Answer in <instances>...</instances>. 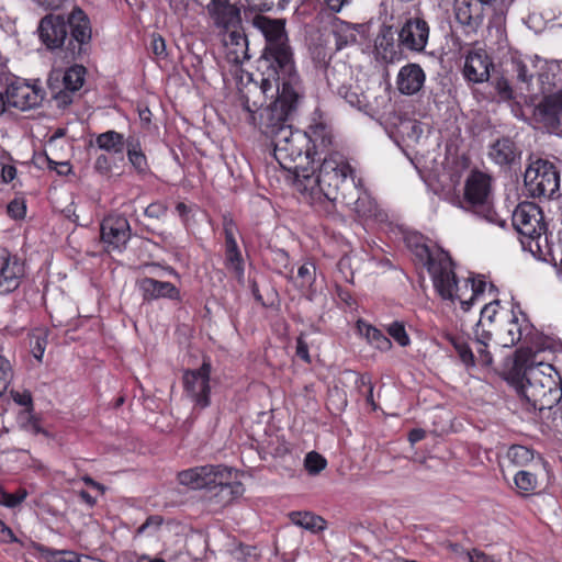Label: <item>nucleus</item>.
Wrapping results in <instances>:
<instances>
[{"label":"nucleus","instance_id":"f257e3e1","mask_svg":"<svg viewBox=\"0 0 562 562\" xmlns=\"http://www.w3.org/2000/svg\"><path fill=\"white\" fill-rule=\"evenodd\" d=\"M515 364L521 373L520 392L533 408L551 409L560 402L562 383L553 350H519Z\"/></svg>","mask_w":562,"mask_h":562},{"label":"nucleus","instance_id":"f03ea898","mask_svg":"<svg viewBox=\"0 0 562 562\" xmlns=\"http://www.w3.org/2000/svg\"><path fill=\"white\" fill-rule=\"evenodd\" d=\"M356 179L346 158L339 153H330L323 158L318 173L308 168L294 180L295 189L310 198L311 202L342 200L344 191H355Z\"/></svg>","mask_w":562,"mask_h":562},{"label":"nucleus","instance_id":"7ed1b4c3","mask_svg":"<svg viewBox=\"0 0 562 562\" xmlns=\"http://www.w3.org/2000/svg\"><path fill=\"white\" fill-rule=\"evenodd\" d=\"M260 90L266 97L274 98L260 113L262 133L274 139L281 130L289 128L290 119L297 109L302 97L299 76H262Z\"/></svg>","mask_w":562,"mask_h":562},{"label":"nucleus","instance_id":"20e7f679","mask_svg":"<svg viewBox=\"0 0 562 562\" xmlns=\"http://www.w3.org/2000/svg\"><path fill=\"white\" fill-rule=\"evenodd\" d=\"M252 24L266 38V46L259 60L262 76L297 75L284 20L257 15Z\"/></svg>","mask_w":562,"mask_h":562},{"label":"nucleus","instance_id":"39448f33","mask_svg":"<svg viewBox=\"0 0 562 562\" xmlns=\"http://www.w3.org/2000/svg\"><path fill=\"white\" fill-rule=\"evenodd\" d=\"M428 270L440 296L445 300H458L463 311L470 310L486 286L483 280L467 279L462 284L457 282L452 262L446 255H440L438 259L430 258Z\"/></svg>","mask_w":562,"mask_h":562},{"label":"nucleus","instance_id":"423d86ee","mask_svg":"<svg viewBox=\"0 0 562 562\" xmlns=\"http://www.w3.org/2000/svg\"><path fill=\"white\" fill-rule=\"evenodd\" d=\"M180 484L192 490L216 488L220 493L233 498L244 492L238 472L224 465H202L182 471L178 474Z\"/></svg>","mask_w":562,"mask_h":562},{"label":"nucleus","instance_id":"0eeeda50","mask_svg":"<svg viewBox=\"0 0 562 562\" xmlns=\"http://www.w3.org/2000/svg\"><path fill=\"white\" fill-rule=\"evenodd\" d=\"M273 156L281 168L290 171L294 180L307 169L312 160V149L308 147V137L300 131H293L292 126L281 130L279 135L271 140Z\"/></svg>","mask_w":562,"mask_h":562},{"label":"nucleus","instance_id":"6e6552de","mask_svg":"<svg viewBox=\"0 0 562 562\" xmlns=\"http://www.w3.org/2000/svg\"><path fill=\"white\" fill-rule=\"evenodd\" d=\"M525 184L533 198H551L559 190L560 177L552 162L539 159L526 169Z\"/></svg>","mask_w":562,"mask_h":562},{"label":"nucleus","instance_id":"1a4fd4ad","mask_svg":"<svg viewBox=\"0 0 562 562\" xmlns=\"http://www.w3.org/2000/svg\"><path fill=\"white\" fill-rule=\"evenodd\" d=\"M5 97L0 92V114L7 106L26 111L40 105L44 94L42 89L16 78H7Z\"/></svg>","mask_w":562,"mask_h":562},{"label":"nucleus","instance_id":"9d476101","mask_svg":"<svg viewBox=\"0 0 562 562\" xmlns=\"http://www.w3.org/2000/svg\"><path fill=\"white\" fill-rule=\"evenodd\" d=\"M492 330L495 344L509 348L519 342L524 335L530 333V324L525 314L512 310L499 315L498 324H495Z\"/></svg>","mask_w":562,"mask_h":562},{"label":"nucleus","instance_id":"9b49d317","mask_svg":"<svg viewBox=\"0 0 562 562\" xmlns=\"http://www.w3.org/2000/svg\"><path fill=\"white\" fill-rule=\"evenodd\" d=\"M513 225L517 232L536 241L537 248L541 249V239L546 232V226L542 223V212L533 203H520L513 213Z\"/></svg>","mask_w":562,"mask_h":562},{"label":"nucleus","instance_id":"f8f14e48","mask_svg":"<svg viewBox=\"0 0 562 562\" xmlns=\"http://www.w3.org/2000/svg\"><path fill=\"white\" fill-rule=\"evenodd\" d=\"M430 26L422 16H409L397 31L400 46L407 52L424 53L429 41Z\"/></svg>","mask_w":562,"mask_h":562},{"label":"nucleus","instance_id":"ddd939ff","mask_svg":"<svg viewBox=\"0 0 562 562\" xmlns=\"http://www.w3.org/2000/svg\"><path fill=\"white\" fill-rule=\"evenodd\" d=\"M210 375L211 364L203 362L199 369L188 370L183 373L182 382L184 394L195 407L205 408L210 405Z\"/></svg>","mask_w":562,"mask_h":562},{"label":"nucleus","instance_id":"4468645a","mask_svg":"<svg viewBox=\"0 0 562 562\" xmlns=\"http://www.w3.org/2000/svg\"><path fill=\"white\" fill-rule=\"evenodd\" d=\"M548 79L549 72L540 75L544 97L538 104L537 112L544 126L551 131H555L562 126V88L552 92L550 87H546V80Z\"/></svg>","mask_w":562,"mask_h":562},{"label":"nucleus","instance_id":"2eb2a0df","mask_svg":"<svg viewBox=\"0 0 562 562\" xmlns=\"http://www.w3.org/2000/svg\"><path fill=\"white\" fill-rule=\"evenodd\" d=\"M492 8L482 0H454L456 20L471 32H476L484 23Z\"/></svg>","mask_w":562,"mask_h":562},{"label":"nucleus","instance_id":"dca6fc26","mask_svg":"<svg viewBox=\"0 0 562 562\" xmlns=\"http://www.w3.org/2000/svg\"><path fill=\"white\" fill-rule=\"evenodd\" d=\"M131 236L130 223L126 217L117 214L106 216L101 223V238L108 249H121Z\"/></svg>","mask_w":562,"mask_h":562},{"label":"nucleus","instance_id":"f3484780","mask_svg":"<svg viewBox=\"0 0 562 562\" xmlns=\"http://www.w3.org/2000/svg\"><path fill=\"white\" fill-rule=\"evenodd\" d=\"M37 32L48 49L59 48L68 35L66 19L60 14H47L41 20Z\"/></svg>","mask_w":562,"mask_h":562},{"label":"nucleus","instance_id":"a211bd4d","mask_svg":"<svg viewBox=\"0 0 562 562\" xmlns=\"http://www.w3.org/2000/svg\"><path fill=\"white\" fill-rule=\"evenodd\" d=\"M24 265L5 249H0V293H9L18 289L24 277Z\"/></svg>","mask_w":562,"mask_h":562},{"label":"nucleus","instance_id":"6ab92c4d","mask_svg":"<svg viewBox=\"0 0 562 562\" xmlns=\"http://www.w3.org/2000/svg\"><path fill=\"white\" fill-rule=\"evenodd\" d=\"M491 195V177L482 171H471L464 184V200L471 206H485Z\"/></svg>","mask_w":562,"mask_h":562},{"label":"nucleus","instance_id":"aec40b11","mask_svg":"<svg viewBox=\"0 0 562 562\" xmlns=\"http://www.w3.org/2000/svg\"><path fill=\"white\" fill-rule=\"evenodd\" d=\"M207 11L216 27L225 30H239L240 11L226 0H213L207 4Z\"/></svg>","mask_w":562,"mask_h":562},{"label":"nucleus","instance_id":"412c9836","mask_svg":"<svg viewBox=\"0 0 562 562\" xmlns=\"http://www.w3.org/2000/svg\"><path fill=\"white\" fill-rule=\"evenodd\" d=\"M347 206L360 217L370 218L378 215V206L370 194L360 186V180L355 184V191H344L342 200Z\"/></svg>","mask_w":562,"mask_h":562},{"label":"nucleus","instance_id":"4be33fe9","mask_svg":"<svg viewBox=\"0 0 562 562\" xmlns=\"http://www.w3.org/2000/svg\"><path fill=\"white\" fill-rule=\"evenodd\" d=\"M400 42H395L394 34L390 26H383L374 41V52L376 58L384 63L392 64L402 59Z\"/></svg>","mask_w":562,"mask_h":562},{"label":"nucleus","instance_id":"5701e85b","mask_svg":"<svg viewBox=\"0 0 562 562\" xmlns=\"http://www.w3.org/2000/svg\"><path fill=\"white\" fill-rule=\"evenodd\" d=\"M224 57L227 63L238 66L248 59V43L240 30H232L223 37Z\"/></svg>","mask_w":562,"mask_h":562},{"label":"nucleus","instance_id":"b1692460","mask_svg":"<svg viewBox=\"0 0 562 562\" xmlns=\"http://www.w3.org/2000/svg\"><path fill=\"white\" fill-rule=\"evenodd\" d=\"M426 75L418 64H407L403 66L396 77L397 89L401 93L413 95L424 86Z\"/></svg>","mask_w":562,"mask_h":562},{"label":"nucleus","instance_id":"393cba45","mask_svg":"<svg viewBox=\"0 0 562 562\" xmlns=\"http://www.w3.org/2000/svg\"><path fill=\"white\" fill-rule=\"evenodd\" d=\"M66 23L69 26L71 38L79 44L80 48L90 43L92 26L89 16L81 8L74 7L67 15Z\"/></svg>","mask_w":562,"mask_h":562},{"label":"nucleus","instance_id":"a878e982","mask_svg":"<svg viewBox=\"0 0 562 562\" xmlns=\"http://www.w3.org/2000/svg\"><path fill=\"white\" fill-rule=\"evenodd\" d=\"M492 61L483 50L470 53L464 64V76L468 80L481 83L490 78Z\"/></svg>","mask_w":562,"mask_h":562},{"label":"nucleus","instance_id":"bb28decb","mask_svg":"<svg viewBox=\"0 0 562 562\" xmlns=\"http://www.w3.org/2000/svg\"><path fill=\"white\" fill-rule=\"evenodd\" d=\"M139 289L143 292L145 300H157L160 297H167L171 300H179V290L170 282L158 281L153 278H144L139 282Z\"/></svg>","mask_w":562,"mask_h":562},{"label":"nucleus","instance_id":"cd10ccee","mask_svg":"<svg viewBox=\"0 0 562 562\" xmlns=\"http://www.w3.org/2000/svg\"><path fill=\"white\" fill-rule=\"evenodd\" d=\"M29 552L41 562H80L78 554L74 551L55 550L36 542H31Z\"/></svg>","mask_w":562,"mask_h":562},{"label":"nucleus","instance_id":"c85d7f7f","mask_svg":"<svg viewBox=\"0 0 562 562\" xmlns=\"http://www.w3.org/2000/svg\"><path fill=\"white\" fill-rule=\"evenodd\" d=\"M518 156L514 142L509 138L497 139L490 146L488 157L499 166L510 165Z\"/></svg>","mask_w":562,"mask_h":562},{"label":"nucleus","instance_id":"c756f323","mask_svg":"<svg viewBox=\"0 0 562 562\" xmlns=\"http://www.w3.org/2000/svg\"><path fill=\"white\" fill-rule=\"evenodd\" d=\"M304 134L308 137V145H313L314 151H312V161H314L316 155L325 153L331 145V132L322 123L311 125L308 131Z\"/></svg>","mask_w":562,"mask_h":562},{"label":"nucleus","instance_id":"7c9ffc66","mask_svg":"<svg viewBox=\"0 0 562 562\" xmlns=\"http://www.w3.org/2000/svg\"><path fill=\"white\" fill-rule=\"evenodd\" d=\"M127 158L138 172H145L148 168L147 158L143 151L140 139L135 134H130L125 142Z\"/></svg>","mask_w":562,"mask_h":562},{"label":"nucleus","instance_id":"2f4dec72","mask_svg":"<svg viewBox=\"0 0 562 562\" xmlns=\"http://www.w3.org/2000/svg\"><path fill=\"white\" fill-rule=\"evenodd\" d=\"M126 138L116 131H106L95 137V145L99 149L112 154H122L125 148Z\"/></svg>","mask_w":562,"mask_h":562},{"label":"nucleus","instance_id":"473e14b6","mask_svg":"<svg viewBox=\"0 0 562 562\" xmlns=\"http://www.w3.org/2000/svg\"><path fill=\"white\" fill-rule=\"evenodd\" d=\"M357 329L361 336H364L374 348L387 351L392 347L391 340L384 336L378 328L367 324L363 321L357 322Z\"/></svg>","mask_w":562,"mask_h":562},{"label":"nucleus","instance_id":"72a5a7b5","mask_svg":"<svg viewBox=\"0 0 562 562\" xmlns=\"http://www.w3.org/2000/svg\"><path fill=\"white\" fill-rule=\"evenodd\" d=\"M338 94L352 108L362 110L368 106V98L358 85H342L338 89Z\"/></svg>","mask_w":562,"mask_h":562},{"label":"nucleus","instance_id":"f704fd0d","mask_svg":"<svg viewBox=\"0 0 562 562\" xmlns=\"http://www.w3.org/2000/svg\"><path fill=\"white\" fill-rule=\"evenodd\" d=\"M289 516L294 525L307 530L318 531L325 528L324 519L310 512H292Z\"/></svg>","mask_w":562,"mask_h":562},{"label":"nucleus","instance_id":"c9c22d12","mask_svg":"<svg viewBox=\"0 0 562 562\" xmlns=\"http://www.w3.org/2000/svg\"><path fill=\"white\" fill-rule=\"evenodd\" d=\"M475 341H476V352L479 355V361L484 366H490L493 362V358L491 353L487 351V347L490 341L493 339V330L484 329L479 330L475 329Z\"/></svg>","mask_w":562,"mask_h":562},{"label":"nucleus","instance_id":"e433bc0d","mask_svg":"<svg viewBox=\"0 0 562 562\" xmlns=\"http://www.w3.org/2000/svg\"><path fill=\"white\" fill-rule=\"evenodd\" d=\"M506 456L512 464L520 468L529 465L535 460L533 450L520 445L509 447Z\"/></svg>","mask_w":562,"mask_h":562},{"label":"nucleus","instance_id":"4c0bfd02","mask_svg":"<svg viewBox=\"0 0 562 562\" xmlns=\"http://www.w3.org/2000/svg\"><path fill=\"white\" fill-rule=\"evenodd\" d=\"M504 311H498V302H491L488 304H485L484 307L481 310V316L476 324V328L479 330L484 329H493V324H498L499 315Z\"/></svg>","mask_w":562,"mask_h":562},{"label":"nucleus","instance_id":"58836bf2","mask_svg":"<svg viewBox=\"0 0 562 562\" xmlns=\"http://www.w3.org/2000/svg\"><path fill=\"white\" fill-rule=\"evenodd\" d=\"M85 75V67L79 65H75L67 69L63 76L65 89L71 92L79 90L83 85Z\"/></svg>","mask_w":562,"mask_h":562},{"label":"nucleus","instance_id":"ea45409f","mask_svg":"<svg viewBox=\"0 0 562 562\" xmlns=\"http://www.w3.org/2000/svg\"><path fill=\"white\" fill-rule=\"evenodd\" d=\"M447 339L453 346L457 351L460 360L467 367H473L475 364V359L472 349L469 347L467 341L462 337L448 335Z\"/></svg>","mask_w":562,"mask_h":562},{"label":"nucleus","instance_id":"a19ab883","mask_svg":"<svg viewBox=\"0 0 562 562\" xmlns=\"http://www.w3.org/2000/svg\"><path fill=\"white\" fill-rule=\"evenodd\" d=\"M515 485L522 493H530L538 486V480L535 473L521 470L514 477Z\"/></svg>","mask_w":562,"mask_h":562},{"label":"nucleus","instance_id":"79ce46f5","mask_svg":"<svg viewBox=\"0 0 562 562\" xmlns=\"http://www.w3.org/2000/svg\"><path fill=\"white\" fill-rule=\"evenodd\" d=\"M316 277V267L314 262L306 261L297 270L295 283L300 288L311 286Z\"/></svg>","mask_w":562,"mask_h":562},{"label":"nucleus","instance_id":"37998d69","mask_svg":"<svg viewBox=\"0 0 562 562\" xmlns=\"http://www.w3.org/2000/svg\"><path fill=\"white\" fill-rule=\"evenodd\" d=\"M27 496L25 488H20L15 493H9L3 488H0V505L14 508L19 506Z\"/></svg>","mask_w":562,"mask_h":562},{"label":"nucleus","instance_id":"c03bdc74","mask_svg":"<svg viewBox=\"0 0 562 562\" xmlns=\"http://www.w3.org/2000/svg\"><path fill=\"white\" fill-rule=\"evenodd\" d=\"M304 465L310 474L316 475L326 468L327 461L319 453L312 451L306 454Z\"/></svg>","mask_w":562,"mask_h":562},{"label":"nucleus","instance_id":"a18cd8bd","mask_svg":"<svg viewBox=\"0 0 562 562\" xmlns=\"http://www.w3.org/2000/svg\"><path fill=\"white\" fill-rule=\"evenodd\" d=\"M486 4H488L493 10V15L491 16L488 21V29H495L497 35H502L504 33V26H505V13L504 11L499 10L497 11L495 8V3L498 0H482Z\"/></svg>","mask_w":562,"mask_h":562},{"label":"nucleus","instance_id":"49530a36","mask_svg":"<svg viewBox=\"0 0 562 562\" xmlns=\"http://www.w3.org/2000/svg\"><path fill=\"white\" fill-rule=\"evenodd\" d=\"M338 50L356 42V34L348 25H341L334 32Z\"/></svg>","mask_w":562,"mask_h":562},{"label":"nucleus","instance_id":"de8ad7c7","mask_svg":"<svg viewBox=\"0 0 562 562\" xmlns=\"http://www.w3.org/2000/svg\"><path fill=\"white\" fill-rule=\"evenodd\" d=\"M389 335L402 347L411 344V339L405 330L404 324L401 322H393L386 328Z\"/></svg>","mask_w":562,"mask_h":562},{"label":"nucleus","instance_id":"09e8293b","mask_svg":"<svg viewBox=\"0 0 562 562\" xmlns=\"http://www.w3.org/2000/svg\"><path fill=\"white\" fill-rule=\"evenodd\" d=\"M13 378L11 363L8 359L0 356V396L7 391Z\"/></svg>","mask_w":562,"mask_h":562},{"label":"nucleus","instance_id":"8fccbe9b","mask_svg":"<svg viewBox=\"0 0 562 562\" xmlns=\"http://www.w3.org/2000/svg\"><path fill=\"white\" fill-rule=\"evenodd\" d=\"M226 254V267L229 270H233L238 278L244 274V265L241 259V254L239 250H234V252H225Z\"/></svg>","mask_w":562,"mask_h":562},{"label":"nucleus","instance_id":"3c124183","mask_svg":"<svg viewBox=\"0 0 562 562\" xmlns=\"http://www.w3.org/2000/svg\"><path fill=\"white\" fill-rule=\"evenodd\" d=\"M10 393H11V397L14 401V403H16L20 406H24L25 412L27 414H30L33 411L32 395L27 390H23V391L12 390Z\"/></svg>","mask_w":562,"mask_h":562},{"label":"nucleus","instance_id":"603ef678","mask_svg":"<svg viewBox=\"0 0 562 562\" xmlns=\"http://www.w3.org/2000/svg\"><path fill=\"white\" fill-rule=\"evenodd\" d=\"M93 170L101 176H109L112 170V160L105 154L97 156L93 162Z\"/></svg>","mask_w":562,"mask_h":562},{"label":"nucleus","instance_id":"864d4df0","mask_svg":"<svg viewBox=\"0 0 562 562\" xmlns=\"http://www.w3.org/2000/svg\"><path fill=\"white\" fill-rule=\"evenodd\" d=\"M514 68L518 80L522 83L529 85L533 74L529 71L528 65L522 60H516L514 61Z\"/></svg>","mask_w":562,"mask_h":562},{"label":"nucleus","instance_id":"5fc2aeb1","mask_svg":"<svg viewBox=\"0 0 562 562\" xmlns=\"http://www.w3.org/2000/svg\"><path fill=\"white\" fill-rule=\"evenodd\" d=\"M25 212L26 207L22 200L14 199L8 204V213L12 218H22Z\"/></svg>","mask_w":562,"mask_h":562},{"label":"nucleus","instance_id":"6e6d98bb","mask_svg":"<svg viewBox=\"0 0 562 562\" xmlns=\"http://www.w3.org/2000/svg\"><path fill=\"white\" fill-rule=\"evenodd\" d=\"M167 207L160 202H154L145 209V215L150 218H160L166 214Z\"/></svg>","mask_w":562,"mask_h":562},{"label":"nucleus","instance_id":"4d7b16f0","mask_svg":"<svg viewBox=\"0 0 562 562\" xmlns=\"http://www.w3.org/2000/svg\"><path fill=\"white\" fill-rule=\"evenodd\" d=\"M150 48L156 56L162 57L166 55V43L165 40L158 35L153 34L150 41Z\"/></svg>","mask_w":562,"mask_h":562},{"label":"nucleus","instance_id":"13d9d810","mask_svg":"<svg viewBox=\"0 0 562 562\" xmlns=\"http://www.w3.org/2000/svg\"><path fill=\"white\" fill-rule=\"evenodd\" d=\"M356 384L358 387L368 386L369 390H368V395H367V402L370 405H372L373 409H375V403L373 401V385L370 381V378L366 376V375L358 376L356 380Z\"/></svg>","mask_w":562,"mask_h":562},{"label":"nucleus","instance_id":"bf43d9fd","mask_svg":"<svg viewBox=\"0 0 562 562\" xmlns=\"http://www.w3.org/2000/svg\"><path fill=\"white\" fill-rule=\"evenodd\" d=\"M0 542L1 543L19 542V540L14 536L12 529L10 527H8L2 520H0Z\"/></svg>","mask_w":562,"mask_h":562},{"label":"nucleus","instance_id":"052dcab7","mask_svg":"<svg viewBox=\"0 0 562 562\" xmlns=\"http://www.w3.org/2000/svg\"><path fill=\"white\" fill-rule=\"evenodd\" d=\"M296 356L305 362H310L308 346L302 336L296 339Z\"/></svg>","mask_w":562,"mask_h":562},{"label":"nucleus","instance_id":"680f3d73","mask_svg":"<svg viewBox=\"0 0 562 562\" xmlns=\"http://www.w3.org/2000/svg\"><path fill=\"white\" fill-rule=\"evenodd\" d=\"M467 558L469 562H498L493 557H490L479 550L467 552Z\"/></svg>","mask_w":562,"mask_h":562},{"label":"nucleus","instance_id":"e2e57ef3","mask_svg":"<svg viewBox=\"0 0 562 562\" xmlns=\"http://www.w3.org/2000/svg\"><path fill=\"white\" fill-rule=\"evenodd\" d=\"M45 345H46L45 339L41 338V337H36L33 342V346H32L33 356L40 361L43 358V355L45 351Z\"/></svg>","mask_w":562,"mask_h":562},{"label":"nucleus","instance_id":"0e129e2a","mask_svg":"<svg viewBox=\"0 0 562 562\" xmlns=\"http://www.w3.org/2000/svg\"><path fill=\"white\" fill-rule=\"evenodd\" d=\"M497 91L503 99L509 100L513 98V90L507 80L502 79L497 82Z\"/></svg>","mask_w":562,"mask_h":562},{"label":"nucleus","instance_id":"69168bd1","mask_svg":"<svg viewBox=\"0 0 562 562\" xmlns=\"http://www.w3.org/2000/svg\"><path fill=\"white\" fill-rule=\"evenodd\" d=\"M161 522L162 519L159 516H150L146 519V521L143 525L139 526V528L137 529V533H144L146 529H148L151 526L157 528L161 525Z\"/></svg>","mask_w":562,"mask_h":562},{"label":"nucleus","instance_id":"338daca9","mask_svg":"<svg viewBox=\"0 0 562 562\" xmlns=\"http://www.w3.org/2000/svg\"><path fill=\"white\" fill-rule=\"evenodd\" d=\"M223 226H224L225 238L236 237L237 226L232 218L224 217Z\"/></svg>","mask_w":562,"mask_h":562},{"label":"nucleus","instance_id":"774afa93","mask_svg":"<svg viewBox=\"0 0 562 562\" xmlns=\"http://www.w3.org/2000/svg\"><path fill=\"white\" fill-rule=\"evenodd\" d=\"M404 127L406 130H409L411 133H408V137L409 138H413L414 140H418L422 133H423V130L420 127V125L416 122H408L407 124L404 125Z\"/></svg>","mask_w":562,"mask_h":562}]
</instances>
